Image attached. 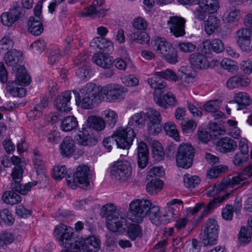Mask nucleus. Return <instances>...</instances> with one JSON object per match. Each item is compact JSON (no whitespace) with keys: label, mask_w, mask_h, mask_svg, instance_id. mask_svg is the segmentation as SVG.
Segmentation results:
<instances>
[{"label":"nucleus","mask_w":252,"mask_h":252,"mask_svg":"<svg viewBox=\"0 0 252 252\" xmlns=\"http://www.w3.org/2000/svg\"><path fill=\"white\" fill-rule=\"evenodd\" d=\"M53 234L60 244L66 249L78 250L80 252H97L100 248V241L95 236L85 239L77 237L73 245L74 230L71 227L63 223L55 228Z\"/></svg>","instance_id":"obj_1"},{"label":"nucleus","mask_w":252,"mask_h":252,"mask_svg":"<svg viewBox=\"0 0 252 252\" xmlns=\"http://www.w3.org/2000/svg\"><path fill=\"white\" fill-rule=\"evenodd\" d=\"M159 208L154 206L148 200L135 199L129 204V210L126 219L131 220H142L144 219L152 220L158 219Z\"/></svg>","instance_id":"obj_2"},{"label":"nucleus","mask_w":252,"mask_h":252,"mask_svg":"<svg viewBox=\"0 0 252 252\" xmlns=\"http://www.w3.org/2000/svg\"><path fill=\"white\" fill-rule=\"evenodd\" d=\"M73 93L76 104L80 105L83 109H91L102 100L100 90H97L93 83L87 84L80 89V93L76 91H73Z\"/></svg>","instance_id":"obj_3"},{"label":"nucleus","mask_w":252,"mask_h":252,"mask_svg":"<svg viewBox=\"0 0 252 252\" xmlns=\"http://www.w3.org/2000/svg\"><path fill=\"white\" fill-rule=\"evenodd\" d=\"M92 176V171L88 166L79 165L77 167L73 177L68 176L66 179L67 184L72 189H76L77 186L86 189L90 185Z\"/></svg>","instance_id":"obj_4"},{"label":"nucleus","mask_w":252,"mask_h":252,"mask_svg":"<svg viewBox=\"0 0 252 252\" xmlns=\"http://www.w3.org/2000/svg\"><path fill=\"white\" fill-rule=\"evenodd\" d=\"M194 149L189 144L183 143L178 148L176 160L178 167L188 169L192 165Z\"/></svg>","instance_id":"obj_5"},{"label":"nucleus","mask_w":252,"mask_h":252,"mask_svg":"<svg viewBox=\"0 0 252 252\" xmlns=\"http://www.w3.org/2000/svg\"><path fill=\"white\" fill-rule=\"evenodd\" d=\"M156 51L159 56L168 63L175 64L178 62L177 51L171 44L163 38L157 37L155 39Z\"/></svg>","instance_id":"obj_6"},{"label":"nucleus","mask_w":252,"mask_h":252,"mask_svg":"<svg viewBox=\"0 0 252 252\" xmlns=\"http://www.w3.org/2000/svg\"><path fill=\"white\" fill-rule=\"evenodd\" d=\"M219 229L217 221H207L204 224L200 234V238L204 246L217 244Z\"/></svg>","instance_id":"obj_7"},{"label":"nucleus","mask_w":252,"mask_h":252,"mask_svg":"<svg viewBox=\"0 0 252 252\" xmlns=\"http://www.w3.org/2000/svg\"><path fill=\"white\" fill-rule=\"evenodd\" d=\"M110 175L112 178L116 180L122 182L128 181L132 175L130 163L126 160L117 161L112 166Z\"/></svg>","instance_id":"obj_8"},{"label":"nucleus","mask_w":252,"mask_h":252,"mask_svg":"<svg viewBox=\"0 0 252 252\" xmlns=\"http://www.w3.org/2000/svg\"><path fill=\"white\" fill-rule=\"evenodd\" d=\"M112 135L118 147L128 149L132 144L135 134L132 128L126 127L119 128Z\"/></svg>","instance_id":"obj_9"},{"label":"nucleus","mask_w":252,"mask_h":252,"mask_svg":"<svg viewBox=\"0 0 252 252\" xmlns=\"http://www.w3.org/2000/svg\"><path fill=\"white\" fill-rule=\"evenodd\" d=\"M126 92V89L120 85L109 84L100 89V96L102 100L111 101L123 98Z\"/></svg>","instance_id":"obj_10"},{"label":"nucleus","mask_w":252,"mask_h":252,"mask_svg":"<svg viewBox=\"0 0 252 252\" xmlns=\"http://www.w3.org/2000/svg\"><path fill=\"white\" fill-rule=\"evenodd\" d=\"M102 218L107 220H126L125 209L118 207L113 203H107L103 205L100 211Z\"/></svg>","instance_id":"obj_11"},{"label":"nucleus","mask_w":252,"mask_h":252,"mask_svg":"<svg viewBox=\"0 0 252 252\" xmlns=\"http://www.w3.org/2000/svg\"><path fill=\"white\" fill-rule=\"evenodd\" d=\"M24 15L23 9L17 2L13 3L9 11L3 12L1 21L3 25L11 27Z\"/></svg>","instance_id":"obj_12"},{"label":"nucleus","mask_w":252,"mask_h":252,"mask_svg":"<svg viewBox=\"0 0 252 252\" xmlns=\"http://www.w3.org/2000/svg\"><path fill=\"white\" fill-rule=\"evenodd\" d=\"M146 119L149 121L147 127L149 133L152 135H157L161 131L160 123L161 116L159 112L153 108L146 110Z\"/></svg>","instance_id":"obj_13"},{"label":"nucleus","mask_w":252,"mask_h":252,"mask_svg":"<svg viewBox=\"0 0 252 252\" xmlns=\"http://www.w3.org/2000/svg\"><path fill=\"white\" fill-rule=\"evenodd\" d=\"M186 20L182 17L177 16L170 17L167 21L171 33L175 37L183 36L185 34V24Z\"/></svg>","instance_id":"obj_14"},{"label":"nucleus","mask_w":252,"mask_h":252,"mask_svg":"<svg viewBox=\"0 0 252 252\" xmlns=\"http://www.w3.org/2000/svg\"><path fill=\"white\" fill-rule=\"evenodd\" d=\"M90 128L82 127L76 136L77 143L82 146H92L95 145L97 139L93 136Z\"/></svg>","instance_id":"obj_15"},{"label":"nucleus","mask_w":252,"mask_h":252,"mask_svg":"<svg viewBox=\"0 0 252 252\" xmlns=\"http://www.w3.org/2000/svg\"><path fill=\"white\" fill-rule=\"evenodd\" d=\"M217 202V200H212L207 205L203 202H199L196 204L193 208L188 209L187 210L188 214L189 215L193 216L201 209H203L200 215L198 217V219L201 220L205 216H207L212 209H214L216 207Z\"/></svg>","instance_id":"obj_16"},{"label":"nucleus","mask_w":252,"mask_h":252,"mask_svg":"<svg viewBox=\"0 0 252 252\" xmlns=\"http://www.w3.org/2000/svg\"><path fill=\"white\" fill-rule=\"evenodd\" d=\"M224 49L222 41L219 39H214L211 41L206 40L202 43V51L205 54L209 53L211 50L214 52L219 53L222 52Z\"/></svg>","instance_id":"obj_17"},{"label":"nucleus","mask_w":252,"mask_h":252,"mask_svg":"<svg viewBox=\"0 0 252 252\" xmlns=\"http://www.w3.org/2000/svg\"><path fill=\"white\" fill-rule=\"evenodd\" d=\"M70 99V91H65L62 93L55 101V105L56 109L61 112L70 111V108L68 106V103H69Z\"/></svg>","instance_id":"obj_18"},{"label":"nucleus","mask_w":252,"mask_h":252,"mask_svg":"<svg viewBox=\"0 0 252 252\" xmlns=\"http://www.w3.org/2000/svg\"><path fill=\"white\" fill-rule=\"evenodd\" d=\"M90 46L94 49L106 51L108 52H111L113 50L112 42L102 37H96L93 38L90 42Z\"/></svg>","instance_id":"obj_19"},{"label":"nucleus","mask_w":252,"mask_h":252,"mask_svg":"<svg viewBox=\"0 0 252 252\" xmlns=\"http://www.w3.org/2000/svg\"><path fill=\"white\" fill-rule=\"evenodd\" d=\"M190 63L198 69H205L210 66L207 58L202 54L194 53L190 55Z\"/></svg>","instance_id":"obj_20"},{"label":"nucleus","mask_w":252,"mask_h":252,"mask_svg":"<svg viewBox=\"0 0 252 252\" xmlns=\"http://www.w3.org/2000/svg\"><path fill=\"white\" fill-rule=\"evenodd\" d=\"M93 62L104 68H110L113 63V58L107 54L97 53L94 54Z\"/></svg>","instance_id":"obj_21"},{"label":"nucleus","mask_w":252,"mask_h":252,"mask_svg":"<svg viewBox=\"0 0 252 252\" xmlns=\"http://www.w3.org/2000/svg\"><path fill=\"white\" fill-rule=\"evenodd\" d=\"M154 100L159 106L165 109L167 108L169 106L174 107L177 104V101L175 96L171 92H168L163 95L162 98L155 96Z\"/></svg>","instance_id":"obj_22"},{"label":"nucleus","mask_w":252,"mask_h":252,"mask_svg":"<svg viewBox=\"0 0 252 252\" xmlns=\"http://www.w3.org/2000/svg\"><path fill=\"white\" fill-rule=\"evenodd\" d=\"M217 146L220 152L223 153L233 152L237 147L236 143L229 137L222 138L218 140L217 143Z\"/></svg>","instance_id":"obj_23"},{"label":"nucleus","mask_w":252,"mask_h":252,"mask_svg":"<svg viewBox=\"0 0 252 252\" xmlns=\"http://www.w3.org/2000/svg\"><path fill=\"white\" fill-rule=\"evenodd\" d=\"M234 99V100L230 101L229 103L234 104L236 103L238 104L237 110H242L245 108L247 106L250 105L252 102L250 96L245 92H239L235 94Z\"/></svg>","instance_id":"obj_24"},{"label":"nucleus","mask_w":252,"mask_h":252,"mask_svg":"<svg viewBox=\"0 0 252 252\" xmlns=\"http://www.w3.org/2000/svg\"><path fill=\"white\" fill-rule=\"evenodd\" d=\"M28 27L29 32L34 36L40 35L44 30L41 20L33 16L30 18L28 22Z\"/></svg>","instance_id":"obj_25"},{"label":"nucleus","mask_w":252,"mask_h":252,"mask_svg":"<svg viewBox=\"0 0 252 252\" xmlns=\"http://www.w3.org/2000/svg\"><path fill=\"white\" fill-rule=\"evenodd\" d=\"M17 84L15 81H8L5 87L6 91L14 97H23L26 94V89L17 87Z\"/></svg>","instance_id":"obj_26"},{"label":"nucleus","mask_w":252,"mask_h":252,"mask_svg":"<svg viewBox=\"0 0 252 252\" xmlns=\"http://www.w3.org/2000/svg\"><path fill=\"white\" fill-rule=\"evenodd\" d=\"M15 69L16 73L14 81L21 85H28L31 82V78L28 74L26 68L23 66H20Z\"/></svg>","instance_id":"obj_27"},{"label":"nucleus","mask_w":252,"mask_h":252,"mask_svg":"<svg viewBox=\"0 0 252 252\" xmlns=\"http://www.w3.org/2000/svg\"><path fill=\"white\" fill-rule=\"evenodd\" d=\"M61 153L65 156H71L75 151L74 142L69 137H66L61 145Z\"/></svg>","instance_id":"obj_28"},{"label":"nucleus","mask_w":252,"mask_h":252,"mask_svg":"<svg viewBox=\"0 0 252 252\" xmlns=\"http://www.w3.org/2000/svg\"><path fill=\"white\" fill-rule=\"evenodd\" d=\"M78 126V121L73 116L64 117L61 122L60 127L64 131H70L74 129Z\"/></svg>","instance_id":"obj_29"},{"label":"nucleus","mask_w":252,"mask_h":252,"mask_svg":"<svg viewBox=\"0 0 252 252\" xmlns=\"http://www.w3.org/2000/svg\"><path fill=\"white\" fill-rule=\"evenodd\" d=\"M225 133L234 138L238 139L241 136V130L237 127V122L233 120L227 121Z\"/></svg>","instance_id":"obj_30"},{"label":"nucleus","mask_w":252,"mask_h":252,"mask_svg":"<svg viewBox=\"0 0 252 252\" xmlns=\"http://www.w3.org/2000/svg\"><path fill=\"white\" fill-rule=\"evenodd\" d=\"M205 30L208 35L212 34L217 30L220 24V19L213 15L209 16L205 21Z\"/></svg>","instance_id":"obj_31"},{"label":"nucleus","mask_w":252,"mask_h":252,"mask_svg":"<svg viewBox=\"0 0 252 252\" xmlns=\"http://www.w3.org/2000/svg\"><path fill=\"white\" fill-rule=\"evenodd\" d=\"M22 52L15 49L11 50L7 52L4 56L6 64L9 66H14L20 60Z\"/></svg>","instance_id":"obj_32"},{"label":"nucleus","mask_w":252,"mask_h":252,"mask_svg":"<svg viewBox=\"0 0 252 252\" xmlns=\"http://www.w3.org/2000/svg\"><path fill=\"white\" fill-rule=\"evenodd\" d=\"M88 125L89 127L96 131H101L104 129L105 124L104 121L99 117L93 116L89 117L87 119Z\"/></svg>","instance_id":"obj_33"},{"label":"nucleus","mask_w":252,"mask_h":252,"mask_svg":"<svg viewBox=\"0 0 252 252\" xmlns=\"http://www.w3.org/2000/svg\"><path fill=\"white\" fill-rule=\"evenodd\" d=\"M2 200L6 204L14 205L20 203L22 198L20 195L14 191L7 190L3 194Z\"/></svg>","instance_id":"obj_34"},{"label":"nucleus","mask_w":252,"mask_h":252,"mask_svg":"<svg viewBox=\"0 0 252 252\" xmlns=\"http://www.w3.org/2000/svg\"><path fill=\"white\" fill-rule=\"evenodd\" d=\"M129 39L132 43L148 44L150 41V36L146 32H136L130 34Z\"/></svg>","instance_id":"obj_35"},{"label":"nucleus","mask_w":252,"mask_h":252,"mask_svg":"<svg viewBox=\"0 0 252 252\" xmlns=\"http://www.w3.org/2000/svg\"><path fill=\"white\" fill-rule=\"evenodd\" d=\"M146 186L147 191L151 194H157L162 188L163 182L158 179H150Z\"/></svg>","instance_id":"obj_36"},{"label":"nucleus","mask_w":252,"mask_h":252,"mask_svg":"<svg viewBox=\"0 0 252 252\" xmlns=\"http://www.w3.org/2000/svg\"><path fill=\"white\" fill-rule=\"evenodd\" d=\"M146 119V112L141 111L133 115L128 122V125L132 126H142L145 125Z\"/></svg>","instance_id":"obj_37"},{"label":"nucleus","mask_w":252,"mask_h":252,"mask_svg":"<svg viewBox=\"0 0 252 252\" xmlns=\"http://www.w3.org/2000/svg\"><path fill=\"white\" fill-rule=\"evenodd\" d=\"M247 179V175L244 173L238 174L237 176L232 177L231 179H225L222 180L223 184L227 189L229 188H233L234 186L240 183Z\"/></svg>","instance_id":"obj_38"},{"label":"nucleus","mask_w":252,"mask_h":252,"mask_svg":"<svg viewBox=\"0 0 252 252\" xmlns=\"http://www.w3.org/2000/svg\"><path fill=\"white\" fill-rule=\"evenodd\" d=\"M198 3L205 11L210 13L215 12L219 6L217 0H198Z\"/></svg>","instance_id":"obj_39"},{"label":"nucleus","mask_w":252,"mask_h":252,"mask_svg":"<svg viewBox=\"0 0 252 252\" xmlns=\"http://www.w3.org/2000/svg\"><path fill=\"white\" fill-rule=\"evenodd\" d=\"M160 76L156 75V73L155 76L148 79L147 82L151 88L155 90L154 94V96L156 95V92L157 90H162L166 87V83L160 79Z\"/></svg>","instance_id":"obj_40"},{"label":"nucleus","mask_w":252,"mask_h":252,"mask_svg":"<svg viewBox=\"0 0 252 252\" xmlns=\"http://www.w3.org/2000/svg\"><path fill=\"white\" fill-rule=\"evenodd\" d=\"M153 155L157 160H161L164 158V152L161 144L157 140L152 141Z\"/></svg>","instance_id":"obj_41"},{"label":"nucleus","mask_w":252,"mask_h":252,"mask_svg":"<svg viewBox=\"0 0 252 252\" xmlns=\"http://www.w3.org/2000/svg\"><path fill=\"white\" fill-rule=\"evenodd\" d=\"M127 234L130 239L133 241L142 236V230L138 224L132 223L128 226Z\"/></svg>","instance_id":"obj_42"},{"label":"nucleus","mask_w":252,"mask_h":252,"mask_svg":"<svg viewBox=\"0 0 252 252\" xmlns=\"http://www.w3.org/2000/svg\"><path fill=\"white\" fill-rule=\"evenodd\" d=\"M178 76L180 80L186 84L193 83L196 81L195 75L185 70L184 68H182L179 70Z\"/></svg>","instance_id":"obj_43"},{"label":"nucleus","mask_w":252,"mask_h":252,"mask_svg":"<svg viewBox=\"0 0 252 252\" xmlns=\"http://www.w3.org/2000/svg\"><path fill=\"white\" fill-rule=\"evenodd\" d=\"M15 240V235L8 231H3L0 233V248H4L12 243Z\"/></svg>","instance_id":"obj_44"},{"label":"nucleus","mask_w":252,"mask_h":252,"mask_svg":"<svg viewBox=\"0 0 252 252\" xmlns=\"http://www.w3.org/2000/svg\"><path fill=\"white\" fill-rule=\"evenodd\" d=\"M238 237L239 243L242 246L248 244L251 240L250 233L245 226L241 227Z\"/></svg>","instance_id":"obj_45"},{"label":"nucleus","mask_w":252,"mask_h":252,"mask_svg":"<svg viewBox=\"0 0 252 252\" xmlns=\"http://www.w3.org/2000/svg\"><path fill=\"white\" fill-rule=\"evenodd\" d=\"M48 99L47 97H43L40 101V104L35 106L32 110L29 113L30 117H34L41 114L42 110L48 106Z\"/></svg>","instance_id":"obj_46"},{"label":"nucleus","mask_w":252,"mask_h":252,"mask_svg":"<svg viewBox=\"0 0 252 252\" xmlns=\"http://www.w3.org/2000/svg\"><path fill=\"white\" fill-rule=\"evenodd\" d=\"M103 113L105 122L110 126L113 127L118 121L117 114L110 109L106 110Z\"/></svg>","instance_id":"obj_47"},{"label":"nucleus","mask_w":252,"mask_h":252,"mask_svg":"<svg viewBox=\"0 0 252 252\" xmlns=\"http://www.w3.org/2000/svg\"><path fill=\"white\" fill-rule=\"evenodd\" d=\"M225 189L226 188L222 181L220 183L216 184L214 186H210L207 189V195L210 197H214L215 198L220 192Z\"/></svg>","instance_id":"obj_48"},{"label":"nucleus","mask_w":252,"mask_h":252,"mask_svg":"<svg viewBox=\"0 0 252 252\" xmlns=\"http://www.w3.org/2000/svg\"><path fill=\"white\" fill-rule=\"evenodd\" d=\"M248 159L249 154L237 152L233 158L232 162L236 167H242Z\"/></svg>","instance_id":"obj_49"},{"label":"nucleus","mask_w":252,"mask_h":252,"mask_svg":"<svg viewBox=\"0 0 252 252\" xmlns=\"http://www.w3.org/2000/svg\"><path fill=\"white\" fill-rule=\"evenodd\" d=\"M236 42L252 38V32L248 28H241L236 32Z\"/></svg>","instance_id":"obj_50"},{"label":"nucleus","mask_w":252,"mask_h":252,"mask_svg":"<svg viewBox=\"0 0 252 252\" xmlns=\"http://www.w3.org/2000/svg\"><path fill=\"white\" fill-rule=\"evenodd\" d=\"M32 185L31 183H28L24 186L21 185L20 182H12L11 185V188L18 192L22 195H26L31 190Z\"/></svg>","instance_id":"obj_51"},{"label":"nucleus","mask_w":252,"mask_h":252,"mask_svg":"<svg viewBox=\"0 0 252 252\" xmlns=\"http://www.w3.org/2000/svg\"><path fill=\"white\" fill-rule=\"evenodd\" d=\"M156 74L157 76H160L161 78L166 80L174 82H176L178 80V76L176 73L171 69H167L163 71L156 72Z\"/></svg>","instance_id":"obj_52"},{"label":"nucleus","mask_w":252,"mask_h":252,"mask_svg":"<svg viewBox=\"0 0 252 252\" xmlns=\"http://www.w3.org/2000/svg\"><path fill=\"white\" fill-rule=\"evenodd\" d=\"M164 129L167 134L173 137L175 140H178L179 138V134L176 128V126L174 123L172 122L166 123L164 124Z\"/></svg>","instance_id":"obj_53"},{"label":"nucleus","mask_w":252,"mask_h":252,"mask_svg":"<svg viewBox=\"0 0 252 252\" xmlns=\"http://www.w3.org/2000/svg\"><path fill=\"white\" fill-rule=\"evenodd\" d=\"M184 182L187 188H194L200 183V179L198 176L187 174L184 176Z\"/></svg>","instance_id":"obj_54"},{"label":"nucleus","mask_w":252,"mask_h":252,"mask_svg":"<svg viewBox=\"0 0 252 252\" xmlns=\"http://www.w3.org/2000/svg\"><path fill=\"white\" fill-rule=\"evenodd\" d=\"M107 228L114 232L122 233L125 230V227L122 221H107Z\"/></svg>","instance_id":"obj_55"},{"label":"nucleus","mask_w":252,"mask_h":252,"mask_svg":"<svg viewBox=\"0 0 252 252\" xmlns=\"http://www.w3.org/2000/svg\"><path fill=\"white\" fill-rule=\"evenodd\" d=\"M220 64L222 68L226 69L229 72H235L238 69L237 65L235 64V62L228 58L222 59Z\"/></svg>","instance_id":"obj_56"},{"label":"nucleus","mask_w":252,"mask_h":252,"mask_svg":"<svg viewBox=\"0 0 252 252\" xmlns=\"http://www.w3.org/2000/svg\"><path fill=\"white\" fill-rule=\"evenodd\" d=\"M221 101L218 99L207 102L203 106L205 111L213 113L219 110Z\"/></svg>","instance_id":"obj_57"},{"label":"nucleus","mask_w":252,"mask_h":252,"mask_svg":"<svg viewBox=\"0 0 252 252\" xmlns=\"http://www.w3.org/2000/svg\"><path fill=\"white\" fill-rule=\"evenodd\" d=\"M46 137L48 142L52 145L58 144L61 140L60 132L56 130L50 131L47 134Z\"/></svg>","instance_id":"obj_58"},{"label":"nucleus","mask_w":252,"mask_h":252,"mask_svg":"<svg viewBox=\"0 0 252 252\" xmlns=\"http://www.w3.org/2000/svg\"><path fill=\"white\" fill-rule=\"evenodd\" d=\"M13 45V40L8 36H4L0 40V52L8 50Z\"/></svg>","instance_id":"obj_59"},{"label":"nucleus","mask_w":252,"mask_h":252,"mask_svg":"<svg viewBox=\"0 0 252 252\" xmlns=\"http://www.w3.org/2000/svg\"><path fill=\"white\" fill-rule=\"evenodd\" d=\"M67 173L66 168L64 165H59L53 169V176L56 180L64 178Z\"/></svg>","instance_id":"obj_60"},{"label":"nucleus","mask_w":252,"mask_h":252,"mask_svg":"<svg viewBox=\"0 0 252 252\" xmlns=\"http://www.w3.org/2000/svg\"><path fill=\"white\" fill-rule=\"evenodd\" d=\"M241 16L240 12L239 9H234L226 15L224 17L225 20L228 23H234L238 21Z\"/></svg>","instance_id":"obj_61"},{"label":"nucleus","mask_w":252,"mask_h":252,"mask_svg":"<svg viewBox=\"0 0 252 252\" xmlns=\"http://www.w3.org/2000/svg\"><path fill=\"white\" fill-rule=\"evenodd\" d=\"M133 27L139 31L145 30L148 26L146 21L141 17L135 18L132 22Z\"/></svg>","instance_id":"obj_62"},{"label":"nucleus","mask_w":252,"mask_h":252,"mask_svg":"<svg viewBox=\"0 0 252 252\" xmlns=\"http://www.w3.org/2000/svg\"><path fill=\"white\" fill-rule=\"evenodd\" d=\"M164 174L162 167H154L149 171L147 177L148 180L150 179H158Z\"/></svg>","instance_id":"obj_63"},{"label":"nucleus","mask_w":252,"mask_h":252,"mask_svg":"<svg viewBox=\"0 0 252 252\" xmlns=\"http://www.w3.org/2000/svg\"><path fill=\"white\" fill-rule=\"evenodd\" d=\"M183 130L187 133H189L194 130L196 127V122L192 120H183L181 122Z\"/></svg>","instance_id":"obj_64"}]
</instances>
